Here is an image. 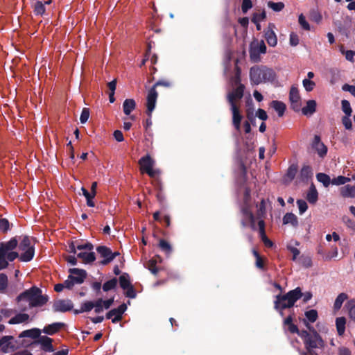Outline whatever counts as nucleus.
Returning <instances> with one entry per match:
<instances>
[{
	"label": "nucleus",
	"instance_id": "nucleus-16",
	"mask_svg": "<svg viewBox=\"0 0 355 355\" xmlns=\"http://www.w3.org/2000/svg\"><path fill=\"white\" fill-rule=\"evenodd\" d=\"M275 25L270 23L267 29L265 31L266 40L268 45L272 47L275 46L277 44V37L273 31Z\"/></svg>",
	"mask_w": 355,
	"mask_h": 355
},
{
	"label": "nucleus",
	"instance_id": "nucleus-39",
	"mask_svg": "<svg viewBox=\"0 0 355 355\" xmlns=\"http://www.w3.org/2000/svg\"><path fill=\"white\" fill-rule=\"evenodd\" d=\"M118 280L116 277H113L112 279L105 282L102 286L103 291L107 292L110 290L114 289L117 286Z\"/></svg>",
	"mask_w": 355,
	"mask_h": 355
},
{
	"label": "nucleus",
	"instance_id": "nucleus-32",
	"mask_svg": "<svg viewBox=\"0 0 355 355\" xmlns=\"http://www.w3.org/2000/svg\"><path fill=\"white\" fill-rule=\"evenodd\" d=\"M346 319L345 317H339L336 320V326L339 336H343L345 333Z\"/></svg>",
	"mask_w": 355,
	"mask_h": 355
},
{
	"label": "nucleus",
	"instance_id": "nucleus-2",
	"mask_svg": "<svg viewBox=\"0 0 355 355\" xmlns=\"http://www.w3.org/2000/svg\"><path fill=\"white\" fill-rule=\"evenodd\" d=\"M302 296V292L300 287H297L285 295L279 294L275 296L274 308L279 313L281 316H284L283 311L293 307Z\"/></svg>",
	"mask_w": 355,
	"mask_h": 355
},
{
	"label": "nucleus",
	"instance_id": "nucleus-15",
	"mask_svg": "<svg viewBox=\"0 0 355 355\" xmlns=\"http://www.w3.org/2000/svg\"><path fill=\"white\" fill-rule=\"evenodd\" d=\"M312 147L317 151L320 157H324L327 153V147L321 141L319 135H315Z\"/></svg>",
	"mask_w": 355,
	"mask_h": 355
},
{
	"label": "nucleus",
	"instance_id": "nucleus-44",
	"mask_svg": "<svg viewBox=\"0 0 355 355\" xmlns=\"http://www.w3.org/2000/svg\"><path fill=\"white\" fill-rule=\"evenodd\" d=\"M298 262L306 268H311L313 265L311 258L309 256L302 254L300 257Z\"/></svg>",
	"mask_w": 355,
	"mask_h": 355
},
{
	"label": "nucleus",
	"instance_id": "nucleus-59",
	"mask_svg": "<svg viewBox=\"0 0 355 355\" xmlns=\"http://www.w3.org/2000/svg\"><path fill=\"white\" fill-rule=\"evenodd\" d=\"M94 308H95L94 311L96 313H99L103 310V299H98L95 302H93Z\"/></svg>",
	"mask_w": 355,
	"mask_h": 355
},
{
	"label": "nucleus",
	"instance_id": "nucleus-40",
	"mask_svg": "<svg viewBox=\"0 0 355 355\" xmlns=\"http://www.w3.org/2000/svg\"><path fill=\"white\" fill-rule=\"evenodd\" d=\"M29 248H34L31 244V238L28 236H24L19 243V248L20 250H25Z\"/></svg>",
	"mask_w": 355,
	"mask_h": 355
},
{
	"label": "nucleus",
	"instance_id": "nucleus-11",
	"mask_svg": "<svg viewBox=\"0 0 355 355\" xmlns=\"http://www.w3.org/2000/svg\"><path fill=\"white\" fill-rule=\"evenodd\" d=\"M69 272L70 273L69 279H73L76 284H78L83 283L87 277V272L83 269L76 268H70Z\"/></svg>",
	"mask_w": 355,
	"mask_h": 355
},
{
	"label": "nucleus",
	"instance_id": "nucleus-43",
	"mask_svg": "<svg viewBox=\"0 0 355 355\" xmlns=\"http://www.w3.org/2000/svg\"><path fill=\"white\" fill-rule=\"evenodd\" d=\"M289 101H294L296 103L297 101H301V98L299 94V90L297 87L293 85L291 87L289 92Z\"/></svg>",
	"mask_w": 355,
	"mask_h": 355
},
{
	"label": "nucleus",
	"instance_id": "nucleus-54",
	"mask_svg": "<svg viewBox=\"0 0 355 355\" xmlns=\"http://www.w3.org/2000/svg\"><path fill=\"white\" fill-rule=\"evenodd\" d=\"M302 84L304 89L307 92H311L314 89V87L315 86V83L309 79H304L302 81Z\"/></svg>",
	"mask_w": 355,
	"mask_h": 355
},
{
	"label": "nucleus",
	"instance_id": "nucleus-30",
	"mask_svg": "<svg viewBox=\"0 0 355 355\" xmlns=\"http://www.w3.org/2000/svg\"><path fill=\"white\" fill-rule=\"evenodd\" d=\"M9 338L4 343L3 345L0 346L1 350L3 353H8L9 352H14L16 349V347L13 345L10 340L13 339L12 336H6Z\"/></svg>",
	"mask_w": 355,
	"mask_h": 355
},
{
	"label": "nucleus",
	"instance_id": "nucleus-26",
	"mask_svg": "<svg viewBox=\"0 0 355 355\" xmlns=\"http://www.w3.org/2000/svg\"><path fill=\"white\" fill-rule=\"evenodd\" d=\"M270 106L278 113V116L282 117L284 116L286 109V104L279 101H272Z\"/></svg>",
	"mask_w": 355,
	"mask_h": 355
},
{
	"label": "nucleus",
	"instance_id": "nucleus-42",
	"mask_svg": "<svg viewBox=\"0 0 355 355\" xmlns=\"http://www.w3.org/2000/svg\"><path fill=\"white\" fill-rule=\"evenodd\" d=\"M159 248L166 254L168 255L172 252V247L168 242L164 239H160L159 242Z\"/></svg>",
	"mask_w": 355,
	"mask_h": 355
},
{
	"label": "nucleus",
	"instance_id": "nucleus-19",
	"mask_svg": "<svg viewBox=\"0 0 355 355\" xmlns=\"http://www.w3.org/2000/svg\"><path fill=\"white\" fill-rule=\"evenodd\" d=\"M241 212L243 216L241 225L243 227H248V221L252 220L254 216L248 205L243 206L241 209Z\"/></svg>",
	"mask_w": 355,
	"mask_h": 355
},
{
	"label": "nucleus",
	"instance_id": "nucleus-36",
	"mask_svg": "<svg viewBox=\"0 0 355 355\" xmlns=\"http://www.w3.org/2000/svg\"><path fill=\"white\" fill-rule=\"evenodd\" d=\"M316 178L318 182H321L324 187H328L331 184L330 177L324 173H319L316 175Z\"/></svg>",
	"mask_w": 355,
	"mask_h": 355
},
{
	"label": "nucleus",
	"instance_id": "nucleus-47",
	"mask_svg": "<svg viewBox=\"0 0 355 355\" xmlns=\"http://www.w3.org/2000/svg\"><path fill=\"white\" fill-rule=\"evenodd\" d=\"M155 187L158 189L156 195L157 199L160 204L163 205L165 202L166 198L164 193L162 191V184L159 181H157V185Z\"/></svg>",
	"mask_w": 355,
	"mask_h": 355
},
{
	"label": "nucleus",
	"instance_id": "nucleus-6",
	"mask_svg": "<svg viewBox=\"0 0 355 355\" xmlns=\"http://www.w3.org/2000/svg\"><path fill=\"white\" fill-rule=\"evenodd\" d=\"M266 46L263 40L252 42L250 46L249 53L250 60L253 62H259L261 60L260 54L266 53Z\"/></svg>",
	"mask_w": 355,
	"mask_h": 355
},
{
	"label": "nucleus",
	"instance_id": "nucleus-55",
	"mask_svg": "<svg viewBox=\"0 0 355 355\" xmlns=\"http://www.w3.org/2000/svg\"><path fill=\"white\" fill-rule=\"evenodd\" d=\"M340 51L343 54H345L346 60L354 62V57L355 55V51L352 50L345 51L343 47L340 48Z\"/></svg>",
	"mask_w": 355,
	"mask_h": 355
},
{
	"label": "nucleus",
	"instance_id": "nucleus-64",
	"mask_svg": "<svg viewBox=\"0 0 355 355\" xmlns=\"http://www.w3.org/2000/svg\"><path fill=\"white\" fill-rule=\"evenodd\" d=\"M125 291H126L125 295L127 297L133 299L136 297L137 293L134 286L131 284Z\"/></svg>",
	"mask_w": 355,
	"mask_h": 355
},
{
	"label": "nucleus",
	"instance_id": "nucleus-38",
	"mask_svg": "<svg viewBox=\"0 0 355 355\" xmlns=\"http://www.w3.org/2000/svg\"><path fill=\"white\" fill-rule=\"evenodd\" d=\"M94 308L93 302L87 301L82 304L80 309H74L73 313L75 314H79L83 312H89Z\"/></svg>",
	"mask_w": 355,
	"mask_h": 355
},
{
	"label": "nucleus",
	"instance_id": "nucleus-21",
	"mask_svg": "<svg viewBox=\"0 0 355 355\" xmlns=\"http://www.w3.org/2000/svg\"><path fill=\"white\" fill-rule=\"evenodd\" d=\"M317 103L315 100H309L306 105L302 108V112L305 116H311L316 111Z\"/></svg>",
	"mask_w": 355,
	"mask_h": 355
},
{
	"label": "nucleus",
	"instance_id": "nucleus-10",
	"mask_svg": "<svg viewBox=\"0 0 355 355\" xmlns=\"http://www.w3.org/2000/svg\"><path fill=\"white\" fill-rule=\"evenodd\" d=\"M158 93L156 89L151 87L148 92L146 97V114L149 116H152V112L154 110L156 105Z\"/></svg>",
	"mask_w": 355,
	"mask_h": 355
},
{
	"label": "nucleus",
	"instance_id": "nucleus-46",
	"mask_svg": "<svg viewBox=\"0 0 355 355\" xmlns=\"http://www.w3.org/2000/svg\"><path fill=\"white\" fill-rule=\"evenodd\" d=\"M146 268L155 275L159 272V268L157 267V260L152 259L147 263Z\"/></svg>",
	"mask_w": 355,
	"mask_h": 355
},
{
	"label": "nucleus",
	"instance_id": "nucleus-14",
	"mask_svg": "<svg viewBox=\"0 0 355 355\" xmlns=\"http://www.w3.org/2000/svg\"><path fill=\"white\" fill-rule=\"evenodd\" d=\"M53 339L46 336H40L35 343L40 344L41 349L46 352H52L54 351L53 346Z\"/></svg>",
	"mask_w": 355,
	"mask_h": 355
},
{
	"label": "nucleus",
	"instance_id": "nucleus-25",
	"mask_svg": "<svg viewBox=\"0 0 355 355\" xmlns=\"http://www.w3.org/2000/svg\"><path fill=\"white\" fill-rule=\"evenodd\" d=\"M135 107L136 102L132 98L125 99L123 103V110L125 115H130Z\"/></svg>",
	"mask_w": 355,
	"mask_h": 355
},
{
	"label": "nucleus",
	"instance_id": "nucleus-3",
	"mask_svg": "<svg viewBox=\"0 0 355 355\" xmlns=\"http://www.w3.org/2000/svg\"><path fill=\"white\" fill-rule=\"evenodd\" d=\"M301 338L303 341L305 351L300 352V354L315 353L317 349H322L325 346L324 340L317 331L308 332L307 330H301Z\"/></svg>",
	"mask_w": 355,
	"mask_h": 355
},
{
	"label": "nucleus",
	"instance_id": "nucleus-27",
	"mask_svg": "<svg viewBox=\"0 0 355 355\" xmlns=\"http://www.w3.org/2000/svg\"><path fill=\"white\" fill-rule=\"evenodd\" d=\"M284 225L291 224L293 227L298 226L297 217L293 213H286L282 219Z\"/></svg>",
	"mask_w": 355,
	"mask_h": 355
},
{
	"label": "nucleus",
	"instance_id": "nucleus-56",
	"mask_svg": "<svg viewBox=\"0 0 355 355\" xmlns=\"http://www.w3.org/2000/svg\"><path fill=\"white\" fill-rule=\"evenodd\" d=\"M350 116H351L345 115L342 117V123L345 126V129L349 130H352V120L350 119Z\"/></svg>",
	"mask_w": 355,
	"mask_h": 355
},
{
	"label": "nucleus",
	"instance_id": "nucleus-60",
	"mask_svg": "<svg viewBox=\"0 0 355 355\" xmlns=\"http://www.w3.org/2000/svg\"><path fill=\"white\" fill-rule=\"evenodd\" d=\"M172 85V83L171 81L168 80H159L157 82H156L154 85L152 87L156 89L157 87L163 86L166 88L171 87Z\"/></svg>",
	"mask_w": 355,
	"mask_h": 355
},
{
	"label": "nucleus",
	"instance_id": "nucleus-4",
	"mask_svg": "<svg viewBox=\"0 0 355 355\" xmlns=\"http://www.w3.org/2000/svg\"><path fill=\"white\" fill-rule=\"evenodd\" d=\"M276 78L273 69L266 66H254L250 69V79L252 84L259 85L262 82H272Z\"/></svg>",
	"mask_w": 355,
	"mask_h": 355
},
{
	"label": "nucleus",
	"instance_id": "nucleus-28",
	"mask_svg": "<svg viewBox=\"0 0 355 355\" xmlns=\"http://www.w3.org/2000/svg\"><path fill=\"white\" fill-rule=\"evenodd\" d=\"M340 195L343 198H354L355 197V185L351 186L347 184L340 188Z\"/></svg>",
	"mask_w": 355,
	"mask_h": 355
},
{
	"label": "nucleus",
	"instance_id": "nucleus-63",
	"mask_svg": "<svg viewBox=\"0 0 355 355\" xmlns=\"http://www.w3.org/2000/svg\"><path fill=\"white\" fill-rule=\"evenodd\" d=\"M297 206L299 208V211H300V214H302L307 210L308 205H307V203L306 202V201H304V200H297Z\"/></svg>",
	"mask_w": 355,
	"mask_h": 355
},
{
	"label": "nucleus",
	"instance_id": "nucleus-5",
	"mask_svg": "<svg viewBox=\"0 0 355 355\" xmlns=\"http://www.w3.org/2000/svg\"><path fill=\"white\" fill-rule=\"evenodd\" d=\"M18 245V241L16 237L12 238L7 242L0 243V270L6 268L8 266V261L6 256L8 251L13 250Z\"/></svg>",
	"mask_w": 355,
	"mask_h": 355
},
{
	"label": "nucleus",
	"instance_id": "nucleus-18",
	"mask_svg": "<svg viewBox=\"0 0 355 355\" xmlns=\"http://www.w3.org/2000/svg\"><path fill=\"white\" fill-rule=\"evenodd\" d=\"M265 222L263 220H260L258 222L259 226V236L261 237V241L264 243V245L268 248H272L274 245L272 241H270L268 236H266L265 231Z\"/></svg>",
	"mask_w": 355,
	"mask_h": 355
},
{
	"label": "nucleus",
	"instance_id": "nucleus-17",
	"mask_svg": "<svg viewBox=\"0 0 355 355\" xmlns=\"http://www.w3.org/2000/svg\"><path fill=\"white\" fill-rule=\"evenodd\" d=\"M66 327V324L61 322H53L50 324L46 325L42 332L50 336H53L59 332L62 328Z\"/></svg>",
	"mask_w": 355,
	"mask_h": 355
},
{
	"label": "nucleus",
	"instance_id": "nucleus-31",
	"mask_svg": "<svg viewBox=\"0 0 355 355\" xmlns=\"http://www.w3.org/2000/svg\"><path fill=\"white\" fill-rule=\"evenodd\" d=\"M119 282L120 287L123 290H125L128 288L129 286L131 285L130 275L127 272H123L119 278Z\"/></svg>",
	"mask_w": 355,
	"mask_h": 355
},
{
	"label": "nucleus",
	"instance_id": "nucleus-53",
	"mask_svg": "<svg viewBox=\"0 0 355 355\" xmlns=\"http://www.w3.org/2000/svg\"><path fill=\"white\" fill-rule=\"evenodd\" d=\"M8 277L4 273L0 274V292H3L8 286Z\"/></svg>",
	"mask_w": 355,
	"mask_h": 355
},
{
	"label": "nucleus",
	"instance_id": "nucleus-20",
	"mask_svg": "<svg viewBox=\"0 0 355 355\" xmlns=\"http://www.w3.org/2000/svg\"><path fill=\"white\" fill-rule=\"evenodd\" d=\"M42 331L38 328H33L24 330L20 333L19 338H31L33 339H38L40 336Z\"/></svg>",
	"mask_w": 355,
	"mask_h": 355
},
{
	"label": "nucleus",
	"instance_id": "nucleus-13",
	"mask_svg": "<svg viewBox=\"0 0 355 355\" xmlns=\"http://www.w3.org/2000/svg\"><path fill=\"white\" fill-rule=\"evenodd\" d=\"M230 110L232 114V125L237 132H240L243 116L240 112L239 107L230 106Z\"/></svg>",
	"mask_w": 355,
	"mask_h": 355
},
{
	"label": "nucleus",
	"instance_id": "nucleus-33",
	"mask_svg": "<svg viewBox=\"0 0 355 355\" xmlns=\"http://www.w3.org/2000/svg\"><path fill=\"white\" fill-rule=\"evenodd\" d=\"M29 319V315L26 313H18L9 320V324H15L22 323L27 321Z\"/></svg>",
	"mask_w": 355,
	"mask_h": 355
},
{
	"label": "nucleus",
	"instance_id": "nucleus-29",
	"mask_svg": "<svg viewBox=\"0 0 355 355\" xmlns=\"http://www.w3.org/2000/svg\"><path fill=\"white\" fill-rule=\"evenodd\" d=\"M24 251V252L21 253L19 256L20 261L23 262H28L31 261L34 257L35 248H29Z\"/></svg>",
	"mask_w": 355,
	"mask_h": 355
},
{
	"label": "nucleus",
	"instance_id": "nucleus-41",
	"mask_svg": "<svg viewBox=\"0 0 355 355\" xmlns=\"http://www.w3.org/2000/svg\"><path fill=\"white\" fill-rule=\"evenodd\" d=\"M349 318L355 322V300H350L346 304Z\"/></svg>",
	"mask_w": 355,
	"mask_h": 355
},
{
	"label": "nucleus",
	"instance_id": "nucleus-12",
	"mask_svg": "<svg viewBox=\"0 0 355 355\" xmlns=\"http://www.w3.org/2000/svg\"><path fill=\"white\" fill-rule=\"evenodd\" d=\"M97 252L103 259L101 261V264L105 266L113 261V257L111 255V249L105 245H100L96 248Z\"/></svg>",
	"mask_w": 355,
	"mask_h": 355
},
{
	"label": "nucleus",
	"instance_id": "nucleus-1",
	"mask_svg": "<svg viewBox=\"0 0 355 355\" xmlns=\"http://www.w3.org/2000/svg\"><path fill=\"white\" fill-rule=\"evenodd\" d=\"M20 311H24L33 307L42 306L49 300L47 295L42 294V290L37 286H32L20 293L16 299Z\"/></svg>",
	"mask_w": 355,
	"mask_h": 355
},
{
	"label": "nucleus",
	"instance_id": "nucleus-34",
	"mask_svg": "<svg viewBox=\"0 0 355 355\" xmlns=\"http://www.w3.org/2000/svg\"><path fill=\"white\" fill-rule=\"evenodd\" d=\"M348 298V295L345 293H340L335 300L334 309L338 311L342 307L343 303Z\"/></svg>",
	"mask_w": 355,
	"mask_h": 355
},
{
	"label": "nucleus",
	"instance_id": "nucleus-8",
	"mask_svg": "<svg viewBox=\"0 0 355 355\" xmlns=\"http://www.w3.org/2000/svg\"><path fill=\"white\" fill-rule=\"evenodd\" d=\"M245 85H240L233 89L227 95V101L230 106H238L237 101L241 100L244 94Z\"/></svg>",
	"mask_w": 355,
	"mask_h": 355
},
{
	"label": "nucleus",
	"instance_id": "nucleus-45",
	"mask_svg": "<svg viewBox=\"0 0 355 355\" xmlns=\"http://www.w3.org/2000/svg\"><path fill=\"white\" fill-rule=\"evenodd\" d=\"M306 319L309 322L313 323L315 322L318 318V311L315 309H311L309 311H307L304 313Z\"/></svg>",
	"mask_w": 355,
	"mask_h": 355
},
{
	"label": "nucleus",
	"instance_id": "nucleus-23",
	"mask_svg": "<svg viewBox=\"0 0 355 355\" xmlns=\"http://www.w3.org/2000/svg\"><path fill=\"white\" fill-rule=\"evenodd\" d=\"M126 309H127L126 304L125 303H123L117 308L113 309L110 310V311H108L106 313L105 317L107 319H111L113 316L115 317L116 315H123V314L126 311Z\"/></svg>",
	"mask_w": 355,
	"mask_h": 355
},
{
	"label": "nucleus",
	"instance_id": "nucleus-35",
	"mask_svg": "<svg viewBox=\"0 0 355 355\" xmlns=\"http://www.w3.org/2000/svg\"><path fill=\"white\" fill-rule=\"evenodd\" d=\"M46 11L45 3L42 1H37L33 5V12L35 15L42 16Z\"/></svg>",
	"mask_w": 355,
	"mask_h": 355
},
{
	"label": "nucleus",
	"instance_id": "nucleus-9",
	"mask_svg": "<svg viewBox=\"0 0 355 355\" xmlns=\"http://www.w3.org/2000/svg\"><path fill=\"white\" fill-rule=\"evenodd\" d=\"M53 311L54 312H67L73 310V303L71 300H58L53 302Z\"/></svg>",
	"mask_w": 355,
	"mask_h": 355
},
{
	"label": "nucleus",
	"instance_id": "nucleus-51",
	"mask_svg": "<svg viewBox=\"0 0 355 355\" xmlns=\"http://www.w3.org/2000/svg\"><path fill=\"white\" fill-rule=\"evenodd\" d=\"M297 172V166L295 164L291 165L286 172V176L290 180H293Z\"/></svg>",
	"mask_w": 355,
	"mask_h": 355
},
{
	"label": "nucleus",
	"instance_id": "nucleus-61",
	"mask_svg": "<svg viewBox=\"0 0 355 355\" xmlns=\"http://www.w3.org/2000/svg\"><path fill=\"white\" fill-rule=\"evenodd\" d=\"M89 117V108H83L80 116V121L81 123H85Z\"/></svg>",
	"mask_w": 355,
	"mask_h": 355
},
{
	"label": "nucleus",
	"instance_id": "nucleus-48",
	"mask_svg": "<svg viewBox=\"0 0 355 355\" xmlns=\"http://www.w3.org/2000/svg\"><path fill=\"white\" fill-rule=\"evenodd\" d=\"M341 107L343 112L345 113V115H352V109L351 107L349 102L347 100L343 99L341 101Z\"/></svg>",
	"mask_w": 355,
	"mask_h": 355
},
{
	"label": "nucleus",
	"instance_id": "nucleus-58",
	"mask_svg": "<svg viewBox=\"0 0 355 355\" xmlns=\"http://www.w3.org/2000/svg\"><path fill=\"white\" fill-rule=\"evenodd\" d=\"M298 21H299V24H300V26H302V28L306 31H309L310 30V25L306 21V18L303 15V14H301L300 16H299V19H298Z\"/></svg>",
	"mask_w": 355,
	"mask_h": 355
},
{
	"label": "nucleus",
	"instance_id": "nucleus-22",
	"mask_svg": "<svg viewBox=\"0 0 355 355\" xmlns=\"http://www.w3.org/2000/svg\"><path fill=\"white\" fill-rule=\"evenodd\" d=\"M306 200L311 204H315L318 200V193L313 183L310 185L306 195Z\"/></svg>",
	"mask_w": 355,
	"mask_h": 355
},
{
	"label": "nucleus",
	"instance_id": "nucleus-57",
	"mask_svg": "<svg viewBox=\"0 0 355 355\" xmlns=\"http://www.w3.org/2000/svg\"><path fill=\"white\" fill-rule=\"evenodd\" d=\"M10 228V223L6 218H1L0 219V231L5 233Z\"/></svg>",
	"mask_w": 355,
	"mask_h": 355
},
{
	"label": "nucleus",
	"instance_id": "nucleus-50",
	"mask_svg": "<svg viewBox=\"0 0 355 355\" xmlns=\"http://www.w3.org/2000/svg\"><path fill=\"white\" fill-rule=\"evenodd\" d=\"M350 181V178L343 175H339L331 180V184L334 185H343Z\"/></svg>",
	"mask_w": 355,
	"mask_h": 355
},
{
	"label": "nucleus",
	"instance_id": "nucleus-37",
	"mask_svg": "<svg viewBox=\"0 0 355 355\" xmlns=\"http://www.w3.org/2000/svg\"><path fill=\"white\" fill-rule=\"evenodd\" d=\"M300 179L302 181H306L312 175V170L309 166H303L300 171Z\"/></svg>",
	"mask_w": 355,
	"mask_h": 355
},
{
	"label": "nucleus",
	"instance_id": "nucleus-24",
	"mask_svg": "<svg viewBox=\"0 0 355 355\" xmlns=\"http://www.w3.org/2000/svg\"><path fill=\"white\" fill-rule=\"evenodd\" d=\"M77 257L81 259L83 262L85 264L91 263L96 260L95 253L92 251L89 252H80L77 254Z\"/></svg>",
	"mask_w": 355,
	"mask_h": 355
},
{
	"label": "nucleus",
	"instance_id": "nucleus-49",
	"mask_svg": "<svg viewBox=\"0 0 355 355\" xmlns=\"http://www.w3.org/2000/svg\"><path fill=\"white\" fill-rule=\"evenodd\" d=\"M268 6L275 12H280L284 9V3L283 2L268 1Z\"/></svg>",
	"mask_w": 355,
	"mask_h": 355
},
{
	"label": "nucleus",
	"instance_id": "nucleus-52",
	"mask_svg": "<svg viewBox=\"0 0 355 355\" xmlns=\"http://www.w3.org/2000/svg\"><path fill=\"white\" fill-rule=\"evenodd\" d=\"M266 18V13L264 10L261 12H255L253 14L251 21L252 23L260 22Z\"/></svg>",
	"mask_w": 355,
	"mask_h": 355
},
{
	"label": "nucleus",
	"instance_id": "nucleus-62",
	"mask_svg": "<svg viewBox=\"0 0 355 355\" xmlns=\"http://www.w3.org/2000/svg\"><path fill=\"white\" fill-rule=\"evenodd\" d=\"M76 248L78 250H85L90 252L94 249V245L89 242H86L82 244L78 243Z\"/></svg>",
	"mask_w": 355,
	"mask_h": 355
},
{
	"label": "nucleus",
	"instance_id": "nucleus-7",
	"mask_svg": "<svg viewBox=\"0 0 355 355\" xmlns=\"http://www.w3.org/2000/svg\"><path fill=\"white\" fill-rule=\"evenodd\" d=\"M140 170L146 173L150 178H154L159 173L157 170L153 168L155 165V160L149 155H146L139 160Z\"/></svg>",
	"mask_w": 355,
	"mask_h": 355
}]
</instances>
